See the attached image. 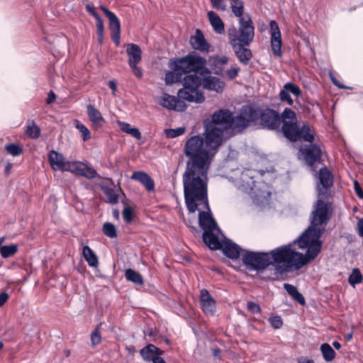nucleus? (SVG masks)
I'll list each match as a JSON object with an SVG mask.
<instances>
[{
    "label": "nucleus",
    "mask_w": 363,
    "mask_h": 363,
    "mask_svg": "<svg viewBox=\"0 0 363 363\" xmlns=\"http://www.w3.org/2000/svg\"><path fill=\"white\" fill-rule=\"evenodd\" d=\"M305 241L307 240H300L299 235L292 243L267 252L272 264H282L285 269L294 267L298 269L314 260L320 252L310 242L305 243Z\"/></svg>",
    "instance_id": "f257e3e1"
},
{
    "label": "nucleus",
    "mask_w": 363,
    "mask_h": 363,
    "mask_svg": "<svg viewBox=\"0 0 363 363\" xmlns=\"http://www.w3.org/2000/svg\"><path fill=\"white\" fill-rule=\"evenodd\" d=\"M208 169L186 168L182 176L184 201L188 211L194 213L199 205L210 210L208 200Z\"/></svg>",
    "instance_id": "f03ea898"
},
{
    "label": "nucleus",
    "mask_w": 363,
    "mask_h": 363,
    "mask_svg": "<svg viewBox=\"0 0 363 363\" xmlns=\"http://www.w3.org/2000/svg\"><path fill=\"white\" fill-rule=\"evenodd\" d=\"M327 198L318 196L315 208L311 213V224L300 235V240L303 238L306 239L307 241H305V243L310 242L313 246L318 248L320 252L323 245V242L320 238L325 231V228H320V225H327L333 213L332 203L323 201V199Z\"/></svg>",
    "instance_id": "7ed1b4c3"
},
{
    "label": "nucleus",
    "mask_w": 363,
    "mask_h": 363,
    "mask_svg": "<svg viewBox=\"0 0 363 363\" xmlns=\"http://www.w3.org/2000/svg\"><path fill=\"white\" fill-rule=\"evenodd\" d=\"M184 155L188 158L186 168L209 169L213 155L199 135L189 138L184 145Z\"/></svg>",
    "instance_id": "20e7f679"
},
{
    "label": "nucleus",
    "mask_w": 363,
    "mask_h": 363,
    "mask_svg": "<svg viewBox=\"0 0 363 363\" xmlns=\"http://www.w3.org/2000/svg\"><path fill=\"white\" fill-rule=\"evenodd\" d=\"M259 174L263 176L264 171L256 172L252 169H245L241 174V184L239 189L248 194L251 195L253 202L258 206H264L269 202L271 196V191L269 186L264 182H258L259 186H257V182L254 179L256 174Z\"/></svg>",
    "instance_id": "39448f33"
},
{
    "label": "nucleus",
    "mask_w": 363,
    "mask_h": 363,
    "mask_svg": "<svg viewBox=\"0 0 363 363\" xmlns=\"http://www.w3.org/2000/svg\"><path fill=\"white\" fill-rule=\"evenodd\" d=\"M248 33H242L237 30V28L232 27L228 30L229 42L232 46L239 62L244 65L249 64L252 57L251 50L246 48L253 41L255 30H247Z\"/></svg>",
    "instance_id": "423d86ee"
},
{
    "label": "nucleus",
    "mask_w": 363,
    "mask_h": 363,
    "mask_svg": "<svg viewBox=\"0 0 363 363\" xmlns=\"http://www.w3.org/2000/svg\"><path fill=\"white\" fill-rule=\"evenodd\" d=\"M201 86V78L196 74H190L183 78V87L177 92L182 101L190 103L201 104L205 101V96L199 89Z\"/></svg>",
    "instance_id": "0eeeda50"
},
{
    "label": "nucleus",
    "mask_w": 363,
    "mask_h": 363,
    "mask_svg": "<svg viewBox=\"0 0 363 363\" xmlns=\"http://www.w3.org/2000/svg\"><path fill=\"white\" fill-rule=\"evenodd\" d=\"M281 132L290 142L304 140L308 143L314 141L315 131L308 123H304L301 127L297 121H284L281 128Z\"/></svg>",
    "instance_id": "6e6552de"
},
{
    "label": "nucleus",
    "mask_w": 363,
    "mask_h": 363,
    "mask_svg": "<svg viewBox=\"0 0 363 363\" xmlns=\"http://www.w3.org/2000/svg\"><path fill=\"white\" fill-rule=\"evenodd\" d=\"M206 59L195 51L190 52L187 55L175 58L172 67L174 70L182 69L184 74L197 72L206 65Z\"/></svg>",
    "instance_id": "1a4fd4ad"
},
{
    "label": "nucleus",
    "mask_w": 363,
    "mask_h": 363,
    "mask_svg": "<svg viewBox=\"0 0 363 363\" xmlns=\"http://www.w3.org/2000/svg\"><path fill=\"white\" fill-rule=\"evenodd\" d=\"M242 261L245 267L250 271L262 272L272 264L267 252H255L243 250Z\"/></svg>",
    "instance_id": "9d476101"
},
{
    "label": "nucleus",
    "mask_w": 363,
    "mask_h": 363,
    "mask_svg": "<svg viewBox=\"0 0 363 363\" xmlns=\"http://www.w3.org/2000/svg\"><path fill=\"white\" fill-rule=\"evenodd\" d=\"M225 133L226 132L220 129V128L213 127L204 123V142L213 156H215L219 147L224 142Z\"/></svg>",
    "instance_id": "9b49d317"
},
{
    "label": "nucleus",
    "mask_w": 363,
    "mask_h": 363,
    "mask_svg": "<svg viewBox=\"0 0 363 363\" xmlns=\"http://www.w3.org/2000/svg\"><path fill=\"white\" fill-rule=\"evenodd\" d=\"M230 9L235 16L238 18V31L248 33L247 30H255L251 17L244 15V2L242 0H230Z\"/></svg>",
    "instance_id": "f8f14e48"
},
{
    "label": "nucleus",
    "mask_w": 363,
    "mask_h": 363,
    "mask_svg": "<svg viewBox=\"0 0 363 363\" xmlns=\"http://www.w3.org/2000/svg\"><path fill=\"white\" fill-rule=\"evenodd\" d=\"M260 125L269 130H279L281 119L277 111L269 108H262L259 115Z\"/></svg>",
    "instance_id": "ddd939ff"
},
{
    "label": "nucleus",
    "mask_w": 363,
    "mask_h": 363,
    "mask_svg": "<svg viewBox=\"0 0 363 363\" xmlns=\"http://www.w3.org/2000/svg\"><path fill=\"white\" fill-rule=\"evenodd\" d=\"M232 113L228 110H219L213 113L211 121H205L204 123L228 133L232 126Z\"/></svg>",
    "instance_id": "4468645a"
},
{
    "label": "nucleus",
    "mask_w": 363,
    "mask_h": 363,
    "mask_svg": "<svg viewBox=\"0 0 363 363\" xmlns=\"http://www.w3.org/2000/svg\"><path fill=\"white\" fill-rule=\"evenodd\" d=\"M308 143L301 147L299 152L306 164L313 167L314 164L320 163L322 161V151L318 145L313 143V141Z\"/></svg>",
    "instance_id": "2eb2a0df"
},
{
    "label": "nucleus",
    "mask_w": 363,
    "mask_h": 363,
    "mask_svg": "<svg viewBox=\"0 0 363 363\" xmlns=\"http://www.w3.org/2000/svg\"><path fill=\"white\" fill-rule=\"evenodd\" d=\"M100 9L108 19V27L111 31V37L113 42L118 46L120 45L121 38V22L116 15L104 6Z\"/></svg>",
    "instance_id": "dca6fc26"
},
{
    "label": "nucleus",
    "mask_w": 363,
    "mask_h": 363,
    "mask_svg": "<svg viewBox=\"0 0 363 363\" xmlns=\"http://www.w3.org/2000/svg\"><path fill=\"white\" fill-rule=\"evenodd\" d=\"M318 196L319 197H328L329 189L333 184V176L331 172L326 167H322L318 173Z\"/></svg>",
    "instance_id": "f3484780"
},
{
    "label": "nucleus",
    "mask_w": 363,
    "mask_h": 363,
    "mask_svg": "<svg viewBox=\"0 0 363 363\" xmlns=\"http://www.w3.org/2000/svg\"><path fill=\"white\" fill-rule=\"evenodd\" d=\"M69 172L75 175L81 176L88 179H93L98 175L96 170L86 161L80 162L73 160Z\"/></svg>",
    "instance_id": "a211bd4d"
},
{
    "label": "nucleus",
    "mask_w": 363,
    "mask_h": 363,
    "mask_svg": "<svg viewBox=\"0 0 363 363\" xmlns=\"http://www.w3.org/2000/svg\"><path fill=\"white\" fill-rule=\"evenodd\" d=\"M48 161L55 171L69 172L73 161H68L62 153L55 150L50 151Z\"/></svg>",
    "instance_id": "6ab92c4d"
},
{
    "label": "nucleus",
    "mask_w": 363,
    "mask_h": 363,
    "mask_svg": "<svg viewBox=\"0 0 363 363\" xmlns=\"http://www.w3.org/2000/svg\"><path fill=\"white\" fill-rule=\"evenodd\" d=\"M302 94L300 87L293 82L286 83L279 94V100L289 106L294 104V100L290 94H293L296 97H299Z\"/></svg>",
    "instance_id": "aec40b11"
},
{
    "label": "nucleus",
    "mask_w": 363,
    "mask_h": 363,
    "mask_svg": "<svg viewBox=\"0 0 363 363\" xmlns=\"http://www.w3.org/2000/svg\"><path fill=\"white\" fill-rule=\"evenodd\" d=\"M271 33V46L273 53L277 57L281 55V34L278 23L272 20L269 23Z\"/></svg>",
    "instance_id": "412c9836"
},
{
    "label": "nucleus",
    "mask_w": 363,
    "mask_h": 363,
    "mask_svg": "<svg viewBox=\"0 0 363 363\" xmlns=\"http://www.w3.org/2000/svg\"><path fill=\"white\" fill-rule=\"evenodd\" d=\"M160 105L168 110H174L177 111H184L187 106L180 100L177 96H171L168 94H164L159 101Z\"/></svg>",
    "instance_id": "4be33fe9"
},
{
    "label": "nucleus",
    "mask_w": 363,
    "mask_h": 363,
    "mask_svg": "<svg viewBox=\"0 0 363 363\" xmlns=\"http://www.w3.org/2000/svg\"><path fill=\"white\" fill-rule=\"evenodd\" d=\"M199 223L203 232H205V230H216L218 233L223 236L221 230L211 215V209L209 211L207 210V211H199Z\"/></svg>",
    "instance_id": "5701e85b"
},
{
    "label": "nucleus",
    "mask_w": 363,
    "mask_h": 363,
    "mask_svg": "<svg viewBox=\"0 0 363 363\" xmlns=\"http://www.w3.org/2000/svg\"><path fill=\"white\" fill-rule=\"evenodd\" d=\"M200 296L203 311L208 315H213L216 310V301L211 296L209 291L205 289H201Z\"/></svg>",
    "instance_id": "b1692460"
},
{
    "label": "nucleus",
    "mask_w": 363,
    "mask_h": 363,
    "mask_svg": "<svg viewBox=\"0 0 363 363\" xmlns=\"http://www.w3.org/2000/svg\"><path fill=\"white\" fill-rule=\"evenodd\" d=\"M190 44L196 50L203 52L209 51L210 45L206 41L203 32L200 29H196L195 35L191 37Z\"/></svg>",
    "instance_id": "393cba45"
},
{
    "label": "nucleus",
    "mask_w": 363,
    "mask_h": 363,
    "mask_svg": "<svg viewBox=\"0 0 363 363\" xmlns=\"http://www.w3.org/2000/svg\"><path fill=\"white\" fill-rule=\"evenodd\" d=\"M201 86L207 90L222 93L225 83L217 77L208 76L201 78Z\"/></svg>",
    "instance_id": "a878e982"
},
{
    "label": "nucleus",
    "mask_w": 363,
    "mask_h": 363,
    "mask_svg": "<svg viewBox=\"0 0 363 363\" xmlns=\"http://www.w3.org/2000/svg\"><path fill=\"white\" fill-rule=\"evenodd\" d=\"M223 254L232 259H237L240 257L241 247L229 239H225L221 249Z\"/></svg>",
    "instance_id": "bb28decb"
},
{
    "label": "nucleus",
    "mask_w": 363,
    "mask_h": 363,
    "mask_svg": "<svg viewBox=\"0 0 363 363\" xmlns=\"http://www.w3.org/2000/svg\"><path fill=\"white\" fill-rule=\"evenodd\" d=\"M216 230H205L203 233L202 238L204 243L211 250H220L222 247L223 242L219 240Z\"/></svg>",
    "instance_id": "cd10ccee"
},
{
    "label": "nucleus",
    "mask_w": 363,
    "mask_h": 363,
    "mask_svg": "<svg viewBox=\"0 0 363 363\" xmlns=\"http://www.w3.org/2000/svg\"><path fill=\"white\" fill-rule=\"evenodd\" d=\"M130 179L141 183L147 191H153L155 190V182L153 179L147 173L143 171L134 172Z\"/></svg>",
    "instance_id": "c85d7f7f"
},
{
    "label": "nucleus",
    "mask_w": 363,
    "mask_h": 363,
    "mask_svg": "<svg viewBox=\"0 0 363 363\" xmlns=\"http://www.w3.org/2000/svg\"><path fill=\"white\" fill-rule=\"evenodd\" d=\"M163 353L164 351L151 343L147 345L140 351V354L142 357L147 362H151L155 357H157Z\"/></svg>",
    "instance_id": "c756f323"
},
{
    "label": "nucleus",
    "mask_w": 363,
    "mask_h": 363,
    "mask_svg": "<svg viewBox=\"0 0 363 363\" xmlns=\"http://www.w3.org/2000/svg\"><path fill=\"white\" fill-rule=\"evenodd\" d=\"M262 108L255 105H246L240 110L241 113L249 120L250 123L255 122L259 119V115Z\"/></svg>",
    "instance_id": "7c9ffc66"
},
{
    "label": "nucleus",
    "mask_w": 363,
    "mask_h": 363,
    "mask_svg": "<svg viewBox=\"0 0 363 363\" xmlns=\"http://www.w3.org/2000/svg\"><path fill=\"white\" fill-rule=\"evenodd\" d=\"M228 57L224 56H213L208 59V63L211 68L213 69L214 74L221 75L223 72L222 66L227 64Z\"/></svg>",
    "instance_id": "2f4dec72"
},
{
    "label": "nucleus",
    "mask_w": 363,
    "mask_h": 363,
    "mask_svg": "<svg viewBox=\"0 0 363 363\" xmlns=\"http://www.w3.org/2000/svg\"><path fill=\"white\" fill-rule=\"evenodd\" d=\"M126 52L129 56L128 64L139 63L142 60V50L134 43L127 44Z\"/></svg>",
    "instance_id": "473e14b6"
},
{
    "label": "nucleus",
    "mask_w": 363,
    "mask_h": 363,
    "mask_svg": "<svg viewBox=\"0 0 363 363\" xmlns=\"http://www.w3.org/2000/svg\"><path fill=\"white\" fill-rule=\"evenodd\" d=\"M209 22L217 34H223L225 33V25L220 16L213 11L207 13Z\"/></svg>",
    "instance_id": "72a5a7b5"
},
{
    "label": "nucleus",
    "mask_w": 363,
    "mask_h": 363,
    "mask_svg": "<svg viewBox=\"0 0 363 363\" xmlns=\"http://www.w3.org/2000/svg\"><path fill=\"white\" fill-rule=\"evenodd\" d=\"M232 121L230 130L235 133L242 132L250 125L249 120H247L241 112H240L239 115L235 117L232 115Z\"/></svg>",
    "instance_id": "f704fd0d"
},
{
    "label": "nucleus",
    "mask_w": 363,
    "mask_h": 363,
    "mask_svg": "<svg viewBox=\"0 0 363 363\" xmlns=\"http://www.w3.org/2000/svg\"><path fill=\"white\" fill-rule=\"evenodd\" d=\"M173 60H170L169 62V67L171 69V71H169L165 74L164 80L167 85L180 82L182 79L183 74H184L182 72V69L174 70L172 67L171 65H172Z\"/></svg>",
    "instance_id": "c9c22d12"
},
{
    "label": "nucleus",
    "mask_w": 363,
    "mask_h": 363,
    "mask_svg": "<svg viewBox=\"0 0 363 363\" xmlns=\"http://www.w3.org/2000/svg\"><path fill=\"white\" fill-rule=\"evenodd\" d=\"M284 289L294 298V300L300 305L304 306L306 304V301L303 294L298 291L295 286L289 283H285L284 284Z\"/></svg>",
    "instance_id": "e433bc0d"
},
{
    "label": "nucleus",
    "mask_w": 363,
    "mask_h": 363,
    "mask_svg": "<svg viewBox=\"0 0 363 363\" xmlns=\"http://www.w3.org/2000/svg\"><path fill=\"white\" fill-rule=\"evenodd\" d=\"M86 109L89 118L94 125H97L105 121L101 112L93 105L89 104L86 106Z\"/></svg>",
    "instance_id": "4c0bfd02"
},
{
    "label": "nucleus",
    "mask_w": 363,
    "mask_h": 363,
    "mask_svg": "<svg viewBox=\"0 0 363 363\" xmlns=\"http://www.w3.org/2000/svg\"><path fill=\"white\" fill-rule=\"evenodd\" d=\"M82 254L85 260L88 262L89 265L95 267L99 264V260L96 255L94 251L87 245L82 248Z\"/></svg>",
    "instance_id": "58836bf2"
},
{
    "label": "nucleus",
    "mask_w": 363,
    "mask_h": 363,
    "mask_svg": "<svg viewBox=\"0 0 363 363\" xmlns=\"http://www.w3.org/2000/svg\"><path fill=\"white\" fill-rule=\"evenodd\" d=\"M118 125L122 131L132 135L133 138L141 140L142 134L136 128H132L128 123L123 121H118Z\"/></svg>",
    "instance_id": "ea45409f"
},
{
    "label": "nucleus",
    "mask_w": 363,
    "mask_h": 363,
    "mask_svg": "<svg viewBox=\"0 0 363 363\" xmlns=\"http://www.w3.org/2000/svg\"><path fill=\"white\" fill-rule=\"evenodd\" d=\"M126 279L138 285L143 284V279L141 274L132 269H128L125 272Z\"/></svg>",
    "instance_id": "a19ab883"
},
{
    "label": "nucleus",
    "mask_w": 363,
    "mask_h": 363,
    "mask_svg": "<svg viewBox=\"0 0 363 363\" xmlns=\"http://www.w3.org/2000/svg\"><path fill=\"white\" fill-rule=\"evenodd\" d=\"M320 350L323 359L326 362H331L335 359V352L328 343H323L320 345Z\"/></svg>",
    "instance_id": "79ce46f5"
},
{
    "label": "nucleus",
    "mask_w": 363,
    "mask_h": 363,
    "mask_svg": "<svg viewBox=\"0 0 363 363\" xmlns=\"http://www.w3.org/2000/svg\"><path fill=\"white\" fill-rule=\"evenodd\" d=\"M26 133L31 138L36 139L40 135V129L34 121H28Z\"/></svg>",
    "instance_id": "37998d69"
},
{
    "label": "nucleus",
    "mask_w": 363,
    "mask_h": 363,
    "mask_svg": "<svg viewBox=\"0 0 363 363\" xmlns=\"http://www.w3.org/2000/svg\"><path fill=\"white\" fill-rule=\"evenodd\" d=\"M363 279L362 274L359 268H354L349 276L348 282L352 287L362 283Z\"/></svg>",
    "instance_id": "c03bdc74"
},
{
    "label": "nucleus",
    "mask_w": 363,
    "mask_h": 363,
    "mask_svg": "<svg viewBox=\"0 0 363 363\" xmlns=\"http://www.w3.org/2000/svg\"><path fill=\"white\" fill-rule=\"evenodd\" d=\"M18 252V247L15 244L3 245L0 247V254L3 258H9Z\"/></svg>",
    "instance_id": "a18cd8bd"
},
{
    "label": "nucleus",
    "mask_w": 363,
    "mask_h": 363,
    "mask_svg": "<svg viewBox=\"0 0 363 363\" xmlns=\"http://www.w3.org/2000/svg\"><path fill=\"white\" fill-rule=\"evenodd\" d=\"M104 234L109 238H115L117 237V231L116 226L109 222L104 223L102 227Z\"/></svg>",
    "instance_id": "49530a36"
},
{
    "label": "nucleus",
    "mask_w": 363,
    "mask_h": 363,
    "mask_svg": "<svg viewBox=\"0 0 363 363\" xmlns=\"http://www.w3.org/2000/svg\"><path fill=\"white\" fill-rule=\"evenodd\" d=\"M6 152L12 156L17 157L23 152V148L21 145L15 143H9L5 145Z\"/></svg>",
    "instance_id": "de8ad7c7"
},
{
    "label": "nucleus",
    "mask_w": 363,
    "mask_h": 363,
    "mask_svg": "<svg viewBox=\"0 0 363 363\" xmlns=\"http://www.w3.org/2000/svg\"><path fill=\"white\" fill-rule=\"evenodd\" d=\"M281 123L284 121L289 120L288 121H297V117L296 113L290 108H286L280 115Z\"/></svg>",
    "instance_id": "09e8293b"
},
{
    "label": "nucleus",
    "mask_w": 363,
    "mask_h": 363,
    "mask_svg": "<svg viewBox=\"0 0 363 363\" xmlns=\"http://www.w3.org/2000/svg\"><path fill=\"white\" fill-rule=\"evenodd\" d=\"M185 132V128L179 127L175 129H165L164 133L165 135L168 138H174L178 136L182 135Z\"/></svg>",
    "instance_id": "8fccbe9b"
},
{
    "label": "nucleus",
    "mask_w": 363,
    "mask_h": 363,
    "mask_svg": "<svg viewBox=\"0 0 363 363\" xmlns=\"http://www.w3.org/2000/svg\"><path fill=\"white\" fill-rule=\"evenodd\" d=\"M106 196L108 198L109 203L116 204L118 201V197L115 191L109 187H106L104 189Z\"/></svg>",
    "instance_id": "3c124183"
},
{
    "label": "nucleus",
    "mask_w": 363,
    "mask_h": 363,
    "mask_svg": "<svg viewBox=\"0 0 363 363\" xmlns=\"http://www.w3.org/2000/svg\"><path fill=\"white\" fill-rule=\"evenodd\" d=\"M76 128L79 130L82 134L84 141H86L91 138V133L89 129L82 123H77Z\"/></svg>",
    "instance_id": "603ef678"
},
{
    "label": "nucleus",
    "mask_w": 363,
    "mask_h": 363,
    "mask_svg": "<svg viewBox=\"0 0 363 363\" xmlns=\"http://www.w3.org/2000/svg\"><path fill=\"white\" fill-rule=\"evenodd\" d=\"M101 341V333L99 330V325H98L91 335V342L92 346H96L99 345Z\"/></svg>",
    "instance_id": "864d4df0"
},
{
    "label": "nucleus",
    "mask_w": 363,
    "mask_h": 363,
    "mask_svg": "<svg viewBox=\"0 0 363 363\" xmlns=\"http://www.w3.org/2000/svg\"><path fill=\"white\" fill-rule=\"evenodd\" d=\"M269 322L272 328L274 329H279L283 325L281 317L279 315H272L269 317Z\"/></svg>",
    "instance_id": "5fc2aeb1"
},
{
    "label": "nucleus",
    "mask_w": 363,
    "mask_h": 363,
    "mask_svg": "<svg viewBox=\"0 0 363 363\" xmlns=\"http://www.w3.org/2000/svg\"><path fill=\"white\" fill-rule=\"evenodd\" d=\"M123 217L127 223H130L133 220V211L130 207H125L123 210Z\"/></svg>",
    "instance_id": "6e6d98bb"
},
{
    "label": "nucleus",
    "mask_w": 363,
    "mask_h": 363,
    "mask_svg": "<svg viewBox=\"0 0 363 363\" xmlns=\"http://www.w3.org/2000/svg\"><path fill=\"white\" fill-rule=\"evenodd\" d=\"M211 2L212 6L217 10L223 11L226 9V4L224 0H211Z\"/></svg>",
    "instance_id": "4d7b16f0"
},
{
    "label": "nucleus",
    "mask_w": 363,
    "mask_h": 363,
    "mask_svg": "<svg viewBox=\"0 0 363 363\" xmlns=\"http://www.w3.org/2000/svg\"><path fill=\"white\" fill-rule=\"evenodd\" d=\"M138 63H132V64H128V65H129L130 67L131 68L135 76L136 77L140 79L143 76V72L142 68L140 67H138Z\"/></svg>",
    "instance_id": "13d9d810"
},
{
    "label": "nucleus",
    "mask_w": 363,
    "mask_h": 363,
    "mask_svg": "<svg viewBox=\"0 0 363 363\" xmlns=\"http://www.w3.org/2000/svg\"><path fill=\"white\" fill-rule=\"evenodd\" d=\"M247 309L252 313V314H257L261 312V308L260 306L252 301H250L247 303Z\"/></svg>",
    "instance_id": "bf43d9fd"
},
{
    "label": "nucleus",
    "mask_w": 363,
    "mask_h": 363,
    "mask_svg": "<svg viewBox=\"0 0 363 363\" xmlns=\"http://www.w3.org/2000/svg\"><path fill=\"white\" fill-rule=\"evenodd\" d=\"M239 71V67H232L227 70L226 75L229 79L232 80L238 77Z\"/></svg>",
    "instance_id": "052dcab7"
},
{
    "label": "nucleus",
    "mask_w": 363,
    "mask_h": 363,
    "mask_svg": "<svg viewBox=\"0 0 363 363\" xmlns=\"http://www.w3.org/2000/svg\"><path fill=\"white\" fill-rule=\"evenodd\" d=\"M95 20L97 33H104V25L102 18L100 16L96 18Z\"/></svg>",
    "instance_id": "680f3d73"
},
{
    "label": "nucleus",
    "mask_w": 363,
    "mask_h": 363,
    "mask_svg": "<svg viewBox=\"0 0 363 363\" xmlns=\"http://www.w3.org/2000/svg\"><path fill=\"white\" fill-rule=\"evenodd\" d=\"M330 79L334 85L342 89H351L352 88L342 84L332 74H330Z\"/></svg>",
    "instance_id": "e2e57ef3"
},
{
    "label": "nucleus",
    "mask_w": 363,
    "mask_h": 363,
    "mask_svg": "<svg viewBox=\"0 0 363 363\" xmlns=\"http://www.w3.org/2000/svg\"><path fill=\"white\" fill-rule=\"evenodd\" d=\"M354 191H355V194H357V196L359 199H363V190H362V187L360 186L359 184L358 183V182H357V181L354 182Z\"/></svg>",
    "instance_id": "0e129e2a"
},
{
    "label": "nucleus",
    "mask_w": 363,
    "mask_h": 363,
    "mask_svg": "<svg viewBox=\"0 0 363 363\" xmlns=\"http://www.w3.org/2000/svg\"><path fill=\"white\" fill-rule=\"evenodd\" d=\"M86 11L92 16L95 19L98 17H100L99 14L95 11V9L91 6L90 4H86L85 6Z\"/></svg>",
    "instance_id": "69168bd1"
},
{
    "label": "nucleus",
    "mask_w": 363,
    "mask_h": 363,
    "mask_svg": "<svg viewBox=\"0 0 363 363\" xmlns=\"http://www.w3.org/2000/svg\"><path fill=\"white\" fill-rule=\"evenodd\" d=\"M56 100V94L54 93L53 91H49L48 94V97L46 99V104H51L54 103Z\"/></svg>",
    "instance_id": "338daca9"
},
{
    "label": "nucleus",
    "mask_w": 363,
    "mask_h": 363,
    "mask_svg": "<svg viewBox=\"0 0 363 363\" xmlns=\"http://www.w3.org/2000/svg\"><path fill=\"white\" fill-rule=\"evenodd\" d=\"M357 228L359 236L363 237V218L358 220Z\"/></svg>",
    "instance_id": "774afa93"
}]
</instances>
